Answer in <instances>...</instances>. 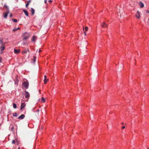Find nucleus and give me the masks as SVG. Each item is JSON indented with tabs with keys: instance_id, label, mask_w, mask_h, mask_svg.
Here are the masks:
<instances>
[{
	"instance_id": "1",
	"label": "nucleus",
	"mask_w": 149,
	"mask_h": 149,
	"mask_svg": "<svg viewBox=\"0 0 149 149\" xmlns=\"http://www.w3.org/2000/svg\"><path fill=\"white\" fill-rule=\"evenodd\" d=\"M5 43L2 42L1 40H0V49L1 54H2L3 52V51L4 50L5 48Z\"/></svg>"
},
{
	"instance_id": "2",
	"label": "nucleus",
	"mask_w": 149,
	"mask_h": 149,
	"mask_svg": "<svg viewBox=\"0 0 149 149\" xmlns=\"http://www.w3.org/2000/svg\"><path fill=\"white\" fill-rule=\"evenodd\" d=\"M25 97L28 99L30 97V94L27 91H25Z\"/></svg>"
},
{
	"instance_id": "3",
	"label": "nucleus",
	"mask_w": 149,
	"mask_h": 149,
	"mask_svg": "<svg viewBox=\"0 0 149 149\" xmlns=\"http://www.w3.org/2000/svg\"><path fill=\"white\" fill-rule=\"evenodd\" d=\"M23 85L25 88H28L29 84L28 82L26 81H24L23 82Z\"/></svg>"
},
{
	"instance_id": "4",
	"label": "nucleus",
	"mask_w": 149,
	"mask_h": 149,
	"mask_svg": "<svg viewBox=\"0 0 149 149\" xmlns=\"http://www.w3.org/2000/svg\"><path fill=\"white\" fill-rule=\"evenodd\" d=\"M138 4L140 7L141 8H142L144 6V4L141 2H139Z\"/></svg>"
},
{
	"instance_id": "5",
	"label": "nucleus",
	"mask_w": 149,
	"mask_h": 149,
	"mask_svg": "<svg viewBox=\"0 0 149 149\" xmlns=\"http://www.w3.org/2000/svg\"><path fill=\"white\" fill-rule=\"evenodd\" d=\"M101 26L103 28L107 27L108 26V25L105 22H104L101 24Z\"/></svg>"
},
{
	"instance_id": "6",
	"label": "nucleus",
	"mask_w": 149,
	"mask_h": 149,
	"mask_svg": "<svg viewBox=\"0 0 149 149\" xmlns=\"http://www.w3.org/2000/svg\"><path fill=\"white\" fill-rule=\"evenodd\" d=\"M9 13V12L8 11H7V12L6 13H3L4 14V17L5 18H7V16H8V14Z\"/></svg>"
},
{
	"instance_id": "7",
	"label": "nucleus",
	"mask_w": 149,
	"mask_h": 149,
	"mask_svg": "<svg viewBox=\"0 0 149 149\" xmlns=\"http://www.w3.org/2000/svg\"><path fill=\"white\" fill-rule=\"evenodd\" d=\"M25 104L24 103H22L20 109L22 110L25 107Z\"/></svg>"
},
{
	"instance_id": "8",
	"label": "nucleus",
	"mask_w": 149,
	"mask_h": 149,
	"mask_svg": "<svg viewBox=\"0 0 149 149\" xmlns=\"http://www.w3.org/2000/svg\"><path fill=\"white\" fill-rule=\"evenodd\" d=\"M14 53L15 54H18L20 52V49H14Z\"/></svg>"
},
{
	"instance_id": "9",
	"label": "nucleus",
	"mask_w": 149,
	"mask_h": 149,
	"mask_svg": "<svg viewBox=\"0 0 149 149\" xmlns=\"http://www.w3.org/2000/svg\"><path fill=\"white\" fill-rule=\"evenodd\" d=\"M25 117V116L24 114H22L20 116H19L18 118V119H23Z\"/></svg>"
},
{
	"instance_id": "10",
	"label": "nucleus",
	"mask_w": 149,
	"mask_h": 149,
	"mask_svg": "<svg viewBox=\"0 0 149 149\" xmlns=\"http://www.w3.org/2000/svg\"><path fill=\"white\" fill-rule=\"evenodd\" d=\"M31 15H33L35 13V10L32 8H31Z\"/></svg>"
},
{
	"instance_id": "11",
	"label": "nucleus",
	"mask_w": 149,
	"mask_h": 149,
	"mask_svg": "<svg viewBox=\"0 0 149 149\" xmlns=\"http://www.w3.org/2000/svg\"><path fill=\"white\" fill-rule=\"evenodd\" d=\"M24 12V13L25 15L27 16H29V13L26 10H23Z\"/></svg>"
},
{
	"instance_id": "12",
	"label": "nucleus",
	"mask_w": 149,
	"mask_h": 149,
	"mask_svg": "<svg viewBox=\"0 0 149 149\" xmlns=\"http://www.w3.org/2000/svg\"><path fill=\"white\" fill-rule=\"evenodd\" d=\"M37 39V37L36 36H34L33 37L32 39V41L33 42H35L36 39Z\"/></svg>"
},
{
	"instance_id": "13",
	"label": "nucleus",
	"mask_w": 149,
	"mask_h": 149,
	"mask_svg": "<svg viewBox=\"0 0 149 149\" xmlns=\"http://www.w3.org/2000/svg\"><path fill=\"white\" fill-rule=\"evenodd\" d=\"M136 17H137L138 18H139L140 17V13L139 12H137V14L136 15Z\"/></svg>"
},
{
	"instance_id": "14",
	"label": "nucleus",
	"mask_w": 149,
	"mask_h": 149,
	"mask_svg": "<svg viewBox=\"0 0 149 149\" xmlns=\"http://www.w3.org/2000/svg\"><path fill=\"white\" fill-rule=\"evenodd\" d=\"M29 37V35H28L27 36H25V37L24 38L23 40H26L28 39V38Z\"/></svg>"
},
{
	"instance_id": "15",
	"label": "nucleus",
	"mask_w": 149,
	"mask_h": 149,
	"mask_svg": "<svg viewBox=\"0 0 149 149\" xmlns=\"http://www.w3.org/2000/svg\"><path fill=\"white\" fill-rule=\"evenodd\" d=\"M83 29L84 32H86L88 30V27H86L85 28H83Z\"/></svg>"
},
{
	"instance_id": "16",
	"label": "nucleus",
	"mask_w": 149,
	"mask_h": 149,
	"mask_svg": "<svg viewBox=\"0 0 149 149\" xmlns=\"http://www.w3.org/2000/svg\"><path fill=\"white\" fill-rule=\"evenodd\" d=\"M13 106L14 109H16L17 108V105L15 103H13Z\"/></svg>"
},
{
	"instance_id": "17",
	"label": "nucleus",
	"mask_w": 149,
	"mask_h": 149,
	"mask_svg": "<svg viewBox=\"0 0 149 149\" xmlns=\"http://www.w3.org/2000/svg\"><path fill=\"white\" fill-rule=\"evenodd\" d=\"M19 28H14L13 30V31H15L19 29Z\"/></svg>"
},
{
	"instance_id": "18",
	"label": "nucleus",
	"mask_w": 149,
	"mask_h": 149,
	"mask_svg": "<svg viewBox=\"0 0 149 149\" xmlns=\"http://www.w3.org/2000/svg\"><path fill=\"white\" fill-rule=\"evenodd\" d=\"M48 81V79H44V84H46L47 82V81Z\"/></svg>"
},
{
	"instance_id": "19",
	"label": "nucleus",
	"mask_w": 149,
	"mask_h": 149,
	"mask_svg": "<svg viewBox=\"0 0 149 149\" xmlns=\"http://www.w3.org/2000/svg\"><path fill=\"white\" fill-rule=\"evenodd\" d=\"M27 52V51L26 50H24L22 52V54H24L25 53H26Z\"/></svg>"
},
{
	"instance_id": "20",
	"label": "nucleus",
	"mask_w": 149,
	"mask_h": 149,
	"mask_svg": "<svg viewBox=\"0 0 149 149\" xmlns=\"http://www.w3.org/2000/svg\"><path fill=\"white\" fill-rule=\"evenodd\" d=\"M13 116L14 117H17V114L16 113H14L13 114Z\"/></svg>"
},
{
	"instance_id": "21",
	"label": "nucleus",
	"mask_w": 149,
	"mask_h": 149,
	"mask_svg": "<svg viewBox=\"0 0 149 149\" xmlns=\"http://www.w3.org/2000/svg\"><path fill=\"white\" fill-rule=\"evenodd\" d=\"M41 101L43 102H45V100L44 98L42 97L41 99Z\"/></svg>"
},
{
	"instance_id": "22",
	"label": "nucleus",
	"mask_w": 149,
	"mask_h": 149,
	"mask_svg": "<svg viewBox=\"0 0 149 149\" xmlns=\"http://www.w3.org/2000/svg\"><path fill=\"white\" fill-rule=\"evenodd\" d=\"M36 57L35 56L34 57V58L33 59V63H35L36 61Z\"/></svg>"
},
{
	"instance_id": "23",
	"label": "nucleus",
	"mask_w": 149,
	"mask_h": 149,
	"mask_svg": "<svg viewBox=\"0 0 149 149\" xmlns=\"http://www.w3.org/2000/svg\"><path fill=\"white\" fill-rule=\"evenodd\" d=\"M12 20L14 22H17V20L16 19H13Z\"/></svg>"
},
{
	"instance_id": "24",
	"label": "nucleus",
	"mask_w": 149,
	"mask_h": 149,
	"mask_svg": "<svg viewBox=\"0 0 149 149\" xmlns=\"http://www.w3.org/2000/svg\"><path fill=\"white\" fill-rule=\"evenodd\" d=\"M29 2H27V3L26 4V7H27L29 5Z\"/></svg>"
},
{
	"instance_id": "25",
	"label": "nucleus",
	"mask_w": 149,
	"mask_h": 149,
	"mask_svg": "<svg viewBox=\"0 0 149 149\" xmlns=\"http://www.w3.org/2000/svg\"><path fill=\"white\" fill-rule=\"evenodd\" d=\"M15 141L14 140H13L12 141V143L13 144H14L15 143Z\"/></svg>"
},
{
	"instance_id": "26",
	"label": "nucleus",
	"mask_w": 149,
	"mask_h": 149,
	"mask_svg": "<svg viewBox=\"0 0 149 149\" xmlns=\"http://www.w3.org/2000/svg\"><path fill=\"white\" fill-rule=\"evenodd\" d=\"M4 7H5L7 9H8V7L6 5H5L4 6Z\"/></svg>"
},
{
	"instance_id": "27",
	"label": "nucleus",
	"mask_w": 149,
	"mask_h": 149,
	"mask_svg": "<svg viewBox=\"0 0 149 149\" xmlns=\"http://www.w3.org/2000/svg\"><path fill=\"white\" fill-rule=\"evenodd\" d=\"M125 128V126H123V127H122V130H123V129H124V128Z\"/></svg>"
},
{
	"instance_id": "28",
	"label": "nucleus",
	"mask_w": 149,
	"mask_h": 149,
	"mask_svg": "<svg viewBox=\"0 0 149 149\" xmlns=\"http://www.w3.org/2000/svg\"><path fill=\"white\" fill-rule=\"evenodd\" d=\"M47 0H45L44 1V2H45V3H46V4H47Z\"/></svg>"
},
{
	"instance_id": "29",
	"label": "nucleus",
	"mask_w": 149,
	"mask_h": 149,
	"mask_svg": "<svg viewBox=\"0 0 149 149\" xmlns=\"http://www.w3.org/2000/svg\"><path fill=\"white\" fill-rule=\"evenodd\" d=\"M48 2L50 3H52V1L51 0H50L48 1Z\"/></svg>"
},
{
	"instance_id": "30",
	"label": "nucleus",
	"mask_w": 149,
	"mask_h": 149,
	"mask_svg": "<svg viewBox=\"0 0 149 149\" xmlns=\"http://www.w3.org/2000/svg\"><path fill=\"white\" fill-rule=\"evenodd\" d=\"M1 60H2V58L0 57V62H1Z\"/></svg>"
},
{
	"instance_id": "31",
	"label": "nucleus",
	"mask_w": 149,
	"mask_h": 149,
	"mask_svg": "<svg viewBox=\"0 0 149 149\" xmlns=\"http://www.w3.org/2000/svg\"><path fill=\"white\" fill-rule=\"evenodd\" d=\"M46 77H47V76L46 75H45V76H44L45 79H46Z\"/></svg>"
},
{
	"instance_id": "32",
	"label": "nucleus",
	"mask_w": 149,
	"mask_h": 149,
	"mask_svg": "<svg viewBox=\"0 0 149 149\" xmlns=\"http://www.w3.org/2000/svg\"><path fill=\"white\" fill-rule=\"evenodd\" d=\"M41 52V50H40V49H39V52Z\"/></svg>"
},
{
	"instance_id": "33",
	"label": "nucleus",
	"mask_w": 149,
	"mask_h": 149,
	"mask_svg": "<svg viewBox=\"0 0 149 149\" xmlns=\"http://www.w3.org/2000/svg\"><path fill=\"white\" fill-rule=\"evenodd\" d=\"M31 1V0H29V1L28 2H29V3Z\"/></svg>"
},
{
	"instance_id": "34",
	"label": "nucleus",
	"mask_w": 149,
	"mask_h": 149,
	"mask_svg": "<svg viewBox=\"0 0 149 149\" xmlns=\"http://www.w3.org/2000/svg\"><path fill=\"white\" fill-rule=\"evenodd\" d=\"M27 50V52L28 51V52H30V51H29V49H27V50Z\"/></svg>"
},
{
	"instance_id": "35",
	"label": "nucleus",
	"mask_w": 149,
	"mask_h": 149,
	"mask_svg": "<svg viewBox=\"0 0 149 149\" xmlns=\"http://www.w3.org/2000/svg\"><path fill=\"white\" fill-rule=\"evenodd\" d=\"M12 16H13V15H12V14H10V17H12Z\"/></svg>"
},
{
	"instance_id": "36",
	"label": "nucleus",
	"mask_w": 149,
	"mask_h": 149,
	"mask_svg": "<svg viewBox=\"0 0 149 149\" xmlns=\"http://www.w3.org/2000/svg\"><path fill=\"white\" fill-rule=\"evenodd\" d=\"M39 110L38 109L37 110V111L38 112H39Z\"/></svg>"
},
{
	"instance_id": "37",
	"label": "nucleus",
	"mask_w": 149,
	"mask_h": 149,
	"mask_svg": "<svg viewBox=\"0 0 149 149\" xmlns=\"http://www.w3.org/2000/svg\"><path fill=\"white\" fill-rule=\"evenodd\" d=\"M85 35H86V32H84Z\"/></svg>"
},
{
	"instance_id": "38",
	"label": "nucleus",
	"mask_w": 149,
	"mask_h": 149,
	"mask_svg": "<svg viewBox=\"0 0 149 149\" xmlns=\"http://www.w3.org/2000/svg\"><path fill=\"white\" fill-rule=\"evenodd\" d=\"M13 127H12L11 128V130H13Z\"/></svg>"
},
{
	"instance_id": "39",
	"label": "nucleus",
	"mask_w": 149,
	"mask_h": 149,
	"mask_svg": "<svg viewBox=\"0 0 149 149\" xmlns=\"http://www.w3.org/2000/svg\"><path fill=\"white\" fill-rule=\"evenodd\" d=\"M122 124H123H123H124V123H122Z\"/></svg>"
},
{
	"instance_id": "40",
	"label": "nucleus",
	"mask_w": 149,
	"mask_h": 149,
	"mask_svg": "<svg viewBox=\"0 0 149 149\" xmlns=\"http://www.w3.org/2000/svg\"><path fill=\"white\" fill-rule=\"evenodd\" d=\"M18 149H20V148H19H19H18Z\"/></svg>"
},
{
	"instance_id": "41",
	"label": "nucleus",
	"mask_w": 149,
	"mask_h": 149,
	"mask_svg": "<svg viewBox=\"0 0 149 149\" xmlns=\"http://www.w3.org/2000/svg\"><path fill=\"white\" fill-rule=\"evenodd\" d=\"M27 34V33H25V34Z\"/></svg>"
},
{
	"instance_id": "42",
	"label": "nucleus",
	"mask_w": 149,
	"mask_h": 149,
	"mask_svg": "<svg viewBox=\"0 0 149 149\" xmlns=\"http://www.w3.org/2000/svg\"><path fill=\"white\" fill-rule=\"evenodd\" d=\"M148 21H149V18L148 19Z\"/></svg>"
},
{
	"instance_id": "43",
	"label": "nucleus",
	"mask_w": 149,
	"mask_h": 149,
	"mask_svg": "<svg viewBox=\"0 0 149 149\" xmlns=\"http://www.w3.org/2000/svg\"><path fill=\"white\" fill-rule=\"evenodd\" d=\"M148 149H149V148H148Z\"/></svg>"
}]
</instances>
